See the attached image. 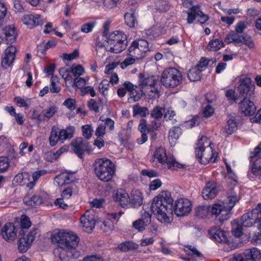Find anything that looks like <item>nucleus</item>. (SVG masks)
<instances>
[{"label": "nucleus", "mask_w": 261, "mask_h": 261, "mask_svg": "<svg viewBox=\"0 0 261 261\" xmlns=\"http://www.w3.org/2000/svg\"><path fill=\"white\" fill-rule=\"evenodd\" d=\"M14 102L20 108H28L32 103V99L28 97H21L17 96L14 98Z\"/></svg>", "instance_id": "ea45409f"}, {"label": "nucleus", "mask_w": 261, "mask_h": 261, "mask_svg": "<svg viewBox=\"0 0 261 261\" xmlns=\"http://www.w3.org/2000/svg\"><path fill=\"white\" fill-rule=\"evenodd\" d=\"M211 62H212L213 64L216 63V59H211L208 60L206 58H202L199 61L198 65L195 67H198V69H200V71L202 72L205 69L207 65Z\"/></svg>", "instance_id": "5fc2aeb1"}, {"label": "nucleus", "mask_w": 261, "mask_h": 261, "mask_svg": "<svg viewBox=\"0 0 261 261\" xmlns=\"http://www.w3.org/2000/svg\"><path fill=\"white\" fill-rule=\"evenodd\" d=\"M141 217L133 223V227L139 232L144 231L151 223V215L144 210L141 212Z\"/></svg>", "instance_id": "a211bd4d"}, {"label": "nucleus", "mask_w": 261, "mask_h": 261, "mask_svg": "<svg viewBox=\"0 0 261 261\" xmlns=\"http://www.w3.org/2000/svg\"><path fill=\"white\" fill-rule=\"evenodd\" d=\"M201 122V118L197 116L192 117L191 119L186 121L185 126L187 128H191L196 125H198Z\"/></svg>", "instance_id": "603ef678"}, {"label": "nucleus", "mask_w": 261, "mask_h": 261, "mask_svg": "<svg viewBox=\"0 0 261 261\" xmlns=\"http://www.w3.org/2000/svg\"><path fill=\"white\" fill-rule=\"evenodd\" d=\"M223 46L224 43L222 40L215 39L209 41L207 46V49L210 51H217Z\"/></svg>", "instance_id": "58836bf2"}, {"label": "nucleus", "mask_w": 261, "mask_h": 261, "mask_svg": "<svg viewBox=\"0 0 261 261\" xmlns=\"http://www.w3.org/2000/svg\"><path fill=\"white\" fill-rule=\"evenodd\" d=\"M73 180V176L67 172H61L54 178V184L59 187L71 183Z\"/></svg>", "instance_id": "c85d7f7f"}, {"label": "nucleus", "mask_w": 261, "mask_h": 261, "mask_svg": "<svg viewBox=\"0 0 261 261\" xmlns=\"http://www.w3.org/2000/svg\"><path fill=\"white\" fill-rule=\"evenodd\" d=\"M22 21L28 28L32 29L42 23L39 15L28 14L22 17Z\"/></svg>", "instance_id": "cd10ccee"}, {"label": "nucleus", "mask_w": 261, "mask_h": 261, "mask_svg": "<svg viewBox=\"0 0 261 261\" xmlns=\"http://www.w3.org/2000/svg\"><path fill=\"white\" fill-rule=\"evenodd\" d=\"M88 142L82 138H77L73 140L71 146L74 152L80 158H82L84 152L87 149Z\"/></svg>", "instance_id": "4be33fe9"}, {"label": "nucleus", "mask_w": 261, "mask_h": 261, "mask_svg": "<svg viewBox=\"0 0 261 261\" xmlns=\"http://www.w3.org/2000/svg\"><path fill=\"white\" fill-rule=\"evenodd\" d=\"M238 89L241 94L246 96H252L255 92L254 85L251 79L247 77L240 79Z\"/></svg>", "instance_id": "f3484780"}, {"label": "nucleus", "mask_w": 261, "mask_h": 261, "mask_svg": "<svg viewBox=\"0 0 261 261\" xmlns=\"http://www.w3.org/2000/svg\"><path fill=\"white\" fill-rule=\"evenodd\" d=\"M17 230L12 223H7L2 228L1 234L3 239L7 242H12L15 240Z\"/></svg>", "instance_id": "6ab92c4d"}, {"label": "nucleus", "mask_w": 261, "mask_h": 261, "mask_svg": "<svg viewBox=\"0 0 261 261\" xmlns=\"http://www.w3.org/2000/svg\"><path fill=\"white\" fill-rule=\"evenodd\" d=\"M69 147L67 145H64L58 149L55 153H50L48 154L49 155L53 156L52 159L50 160L51 161H53L57 159L61 154L67 152L68 151Z\"/></svg>", "instance_id": "864d4df0"}, {"label": "nucleus", "mask_w": 261, "mask_h": 261, "mask_svg": "<svg viewBox=\"0 0 261 261\" xmlns=\"http://www.w3.org/2000/svg\"><path fill=\"white\" fill-rule=\"evenodd\" d=\"M151 161L154 164L160 163L172 170H177L185 167V165L178 163L172 154L167 153L165 148L162 147L155 148Z\"/></svg>", "instance_id": "0eeeda50"}, {"label": "nucleus", "mask_w": 261, "mask_h": 261, "mask_svg": "<svg viewBox=\"0 0 261 261\" xmlns=\"http://www.w3.org/2000/svg\"><path fill=\"white\" fill-rule=\"evenodd\" d=\"M17 51V49L15 45H10L6 48L2 58V65L4 68L7 69L12 65Z\"/></svg>", "instance_id": "2eb2a0df"}, {"label": "nucleus", "mask_w": 261, "mask_h": 261, "mask_svg": "<svg viewBox=\"0 0 261 261\" xmlns=\"http://www.w3.org/2000/svg\"><path fill=\"white\" fill-rule=\"evenodd\" d=\"M225 42L227 43H234L239 44L243 43L247 45L249 48L254 46L253 43L250 37L247 35H239L233 32L229 33L225 39Z\"/></svg>", "instance_id": "4468645a"}, {"label": "nucleus", "mask_w": 261, "mask_h": 261, "mask_svg": "<svg viewBox=\"0 0 261 261\" xmlns=\"http://www.w3.org/2000/svg\"><path fill=\"white\" fill-rule=\"evenodd\" d=\"M118 65V62H112L106 65L104 73L106 74H111L113 73V70L116 68Z\"/></svg>", "instance_id": "69168bd1"}, {"label": "nucleus", "mask_w": 261, "mask_h": 261, "mask_svg": "<svg viewBox=\"0 0 261 261\" xmlns=\"http://www.w3.org/2000/svg\"><path fill=\"white\" fill-rule=\"evenodd\" d=\"M210 211L212 212V207L210 206H199L197 208L196 214L200 217L204 218L208 214Z\"/></svg>", "instance_id": "3c124183"}, {"label": "nucleus", "mask_w": 261, "mask_h": 261, "mask_svg": "<svg viewBox=\"0 0 261 261\" xmlns=\"http://www.w3.org/2000/svg\"><path fill=\"white\" fill-rule=\"evenodd\" d=\"M173 201L171 194L163 191L155 197L151 203V208L156 219L165 225L173 221V212L171 204Z\"/></svg>", "instance_id": "f03ea898"}, {"label": "nucleus", "mask_w": 261, "mask_h": 261, "mask_svg": "<svg viewBox=\"0 0 261 261\" xmlns=\"http://www.w3.org/2000/svg\"><path fill=\"white\" fill-rule=\"evenodd\" d=\"M184 250L189 256L182 257V259L186 261H197L196 258H199L202 256V254L194 246L188 245L185 247Z\"/></svg>", "instance_id": "473e14b6"}, {"label": "nucleus", "mask_w": 261, "mask_h": 261, "mask_svg": "<svg viewBox=\"0 0 261 261\" xmlns=\"http://www.w3.org/2000/svg\"><path fill=\"white\" fill-rule=\"evenodd\" d=\"M164 110L158 107H155L150 112L151 116L156 119H159L162 118Z\"/></svg>", "instance_id": "e2e57ef3"}, {"label": "nucleus", "mask_w": 261, "mask_h": 261, "mask_svg": "<svg viewBox=\"0 0 261 261\" xmlns=\"http://www.w3.org/2000/svg\"><path fill=\"white\" fill-rule=\"evenodd\" d=\"M38 233V230L35 228L31 230L28 234L21 237L17 241L19 252L21 253L27 252L33 242L37 238Z\"/></svg>", "instance_id": "f8f14e48"}, {"label": "nucleus", "mask_w": 261, "mask_h": 261, "mask_svg": "<svg viewBox=\"0 0 261 261\" xmlns=\"http://www.w3.org/2000/svg\"><path fill=\"white\" fill-rule=\"evenodd\" d=\"M182 2L184 7L189 9L187 12L188 23H193L196 18L201 23H205L208 19V16L200 10L199 5H193V0H182Z\"/></svg>", "instance_id": "9d476101"}, {"label": "nucleus", "mask_w": 261, "mask_h": 261, "mask_svg": "<svg viewBox=\"0 0 261 261\" xmlns=\"http://www.w3.org/2000/svg\"><path fill=\"white\" fill-rule=\"evenodd\" d=\"M129 199V204H131L132 207L134 208L140 207L143 202V194L139 189H133L130 192Z\"/></svg>", "instance_id": "b1692460"}, {"label": "nucleus", "mask_w": 261, "mask_h": 261, "mask_svg": "<svg viewBox=\"0 0 261 261\" xmlns=\"http://www.w3.org/2000/svg\"><path fill=\"white\" fill-rule=\"evenodd\" d=\"M192 209L191 201L186 198L177 199L174 203V212L177 216H185L188 215Z\"/></svg>", "instance_id": "ddd939ff"}, {"label": "nucleus", "mask_w": 261, "mask_h": 261, "mask_svg": "<svg viewBox=\"0 0 261 261\" xmlns=\"http://www.w3.org/2000/svg\"><path fill=\"white\" fill-rule=\"evenodd\" d=\"M3 33L5 35V40L7 43L14 42L17 36L15 27L13 25H6L3 29Z\"/></svg>", "instance_id": "2f4dec72"}, {"label": "nucleus", "mask_w": 261, "mask_h": 261, "mask_svg": "<svg viewBox=\"0 0 261 261\" xmlns=\"http://www.w3.org/2000/svg\"><path fill=\"white\" fill-rule=\"evenodd\" d=\"M113 197L114 201L123 207H127L129 204V196L123 189L114 191Z\"/></svg>", "instance_id": "aec40b11"}, {"label": "nucleus", "mask_w": 261, "mask_h": 261, "mask_svg": "<svg viewBox=\"0 0 261 261\" xmlns=\"http://www.w3.org/2000/svg\"><path fill=\"white\" fill-rule=\"evenodd\" d=\"M47 197V195L45 192H41L38 194L35 195L31 197H25L24 202L28 206H35L42 203Z\"/></svg>", "instance_id": "bb28decb"}, {"label": "nucleus", "mask_w": 261, "mask_h": 261, "mask_svg": "<svg viewBox=\"0 0 261 261\" xmlns=\"http://www.w3.org/2000/svg\"><path fill=\"white\" fill-rule=\"evenodd\" d=\"M83 136L87 139H89L92 136L93 128L91 125L87 124L82 127Z\"/></svg>", "instance_id": "bf43d9fd"}, {"label": "nucleus", "mask_w": 261, "mask_h": 261, "mask_svg": "<svg viewBox=\"0 0 261 261\" xmlns=\"http://www.w3.org/2000/svg\"><path fill=\"white\" fill-rule=\"evenodd\" d=\"M118 248L122 251H128L138 248V245L130 241H126L118 245Z\"/></svg>", "instance_id": "a18cd8bd"}, {"label": "nucleus", "mask_w": 261, "mask_h": 261, "mask_svg": "<svg viewBox=\"0 0 261 261\" xmlns=\"http://www.w3.org/2000/svg\"><path fill=\"white\" fill-rule=\"evenodd\" d=\"M70 71L74 76H80L85 72V69L81 65L73 64L70 68Z\"/></svg>", "instance_id": "4d7b16f0"}, {"label": "nucleus", "mask_w": 261, "mask_h": 261, "mask_svg": "<svg viewBox=\"0 0 261 261\" xmlns=\"http://www.w3.org/2000/svg\"><path fill=\"white\" fill-rule=\"evenodd\" d=\"M182 77L181 72L173 67L165 69L162 73L160 81L166 88H174L182 82Z\"/></svg>", "instance_id": "1a4fd4ad"}, {"label": "nucleus", "mask_w": 261, "mask_h": 261, "mask_svg": "<svg viewBox=\"0 0 261 261\" xmlns=\"http://www.w3.org/2000/svg\"><path fill=\"white\" fill-rule=\"evenodd\" d=\"M60 134L63 142L66 139H70L73 137L75 127L73 126H68L65 129L60 130Z\"/></svg>", "instance_id": "a19ab883"}, {"label": "nucleus", "mask_w": 261, "mask_h": 261, "mask_svg": "<svg viewBox=\"0 0 261 261\" xmlns=\"http://www.w3.org/2000/svg\"><path fill=\"white\" fill-rule=\"evenodd\" d=\"M91 211H87L80 219V226L83 231L87 232H90L95 225V219Z\"/></svg>", "instance_id": "dca6fc26"}, {"label": "nucleus", "mask_w": 261, "mask_h": 261, "mask_svg": "<svg viewBox=\"0 0 261 261\" xmlns=\"http://www.w3.org/2000/svg\"><path fill=\"white\" fill-rule=\"evenodd\" d=\"M181 134V129L179 127H173L169 132L168 139L171 145H173Z\"/></svg>", "instance_id": "4c0bfd02"}, {"label": "nucleus", "mask_w": 261, "mask_h": 261, "mask_svg": "<svg viewBox=\"0 0 261 261\" xmlns=\"http://www.w3.org/2000/svg\"><path fill=\"white\" fill-rule=\"evenodd\" d=\"M96 22L90 21L83 24L81 27V31L84 33H89L91 32L93 28L96 25Z\"/></svg>", "instance_id": "6e6d98bb"}, {"label": "nucleus", "mask_w": 261, "mask_h": 261, "mask_svg": "<svg viewBox=\"0 0 261 261\" xmlns=\"http://www.w3.org/2000/svg\"><path fill=\"white\" fill-rule=\"evenodd\" d=\"M123 213H112L109 214L103 222L104 231L109 233L114 228V224L116 223L120 218Z\"/></svg>", "instance_id": "412c9836"}, {"label": "nucleus", "mask_w": 261, "mask_h": 261, "mask_svg": "<svg viewBox=\"0 0 261 261\" xmlns=\"http://www.w3.org/2000/svg\"><path fill=\"white\" fill-rule=\"evenodd\" d=\"M240 197L233 191L227 193V197L223 201L214 203L212 206V214L218 217L220 221L223 222L230 218L231 210L239 202Z\"/></svg>", "instance_id": "7ed1b4c3"}, {"label": "nucleus", "mask_w": 261, "mask_h": 261, "mask_svg": "<svg viewBox=\"0 0 261 261\" xmlns=\"http://www.w3.org/2000/svg\"><path fill=\"white\" fill-rule=\"evenodd\" d=\"M125 85L127 88V90L129 92V97L128 101L130 102H134L139 100L141 98V94L136 90V86L134 85L129 82H125Z\"/></svg>", "instance_id": "72a5a7b5"}, {"label": "nucleus", "mask_w": 261, "mask_h": 261, "mask_svg": "<svg viewBox=\"0 0 261 261\" xmlns=\"http://www.w3.org/2000/svg\"><path fill=\"white\" fill-rule=\"evenodd\" d=\"M70 69H68L65 68L60 69V74L64 80L66 86L72 83V78L71 75Z\"/></svg>", "instance_id": "c03bdc74"}, {"label": "nucleus", "mask_w": 261, "mask_h": 261, "mask_svg": "<svg viewBox=\"0 0 261 261\" xmlns=\"http://www.w3.org/2000/svg\"><path fill=\"white\" fill-rule=\"evenodd\" d=\"M217 193L216 184L212 181L207 182L202 191V195L205 200L214 198Z\"/></svg>", "instance_id": "a878e982"}, {"label": "nucleus", "mask_w": 261, "mask_h": 261, "mask_svg": "<svg viewBox=\"0 0 261 261\" xmlns=\"http://www.w3.org/2000/svg\"><path fill=\"white\" fill-rule=\"evenodd\" d=\"M31 176L27 172H23L17 174L14 178V181L17 182L20 186H26L30 189H32L34 186V182L30 181Z\"/></svg>", "instance_id": "7c9ffc66"}, {"label": "nucleus", "mask_w": 261, "mask_h": 261, "mask_svg": "<svg viewBox=\"0 0 261 261\" xmlns=\"http://www.w3.org/2000/svg\"><path fill=\"white\" fill-rule=\"evenodd\" d=\"M79 56V51L77 49H75L73 50V51L70 54H63V59L64 60L67 61H71L72 60L75 59Z\"/></svg>", "instance_id": "338daca9"}, {"label": "nucleus", "mask_w": 261, "mask_h": 261, "mask_svg": "<svg viewBox=\"0 0 261 261\" xmlns=\"http://www.w3.org/2000/svg\"><path fill=\"white\" fill-rule=\"evenodd\" d=\"M94 172L97 177L103 181L111 180L115 173V166L107 158L96 160L94 164Z\"/></svg>", "instance_id": "6e6552de"}, {"label": "nucleus", "mask_w": 261, "mask_h": 261, "mask_svg": "<svg viewBox=\"0 0 261 261\" xmlns=\"http://www.w3.org/2000/svg\"><path fill=\"white\" fill-rule=\"evenodd\" d=\"M201 72L198 67H194L189 70L188 73V77L191 81H196L200 79Z\"/></svg>", "instance_id": "79ce46f5"}, {"label": "nucleus", "mask_w": 261, "mask_h": 261, "mask_svg": "<svg viewBox=\"0 0 261 261\" xmlns=\"http://www.w3.org/2000/svg\"><path fill=\"white\" fill-rule=\"evenodd\" d=\"M211 238L216 242L221 243L227 241L228 233L219 227H214L208 230Z\"/></svg>", "instance_id": "5701e85b"}, {"label": "nucleus", "mask_w": 261, "mask_h": 261, "mask_svg": "<svg viewBox=\"0 0 261 261\" xmlns=\"http://www.w3.org/2000/svg\"><path fill=\"white\" fill-rule=\"evenodd\" d=\"M125 35L121 31H114L110 33L107 37V40L103 42L99 41L98 37L96 41V47L101 48L106 46V49L109 51L118 54L123 50L126 45Z\"/></svg>", "instance_id": "20e7f679"}, {"label": "nucleus", "mask_w": 261, "mask_h": 261, "mask_svg": "<svg viewBox=\"0 0 261 261\" xmlns=\"http://www.w3.org/2000/svg\"><path fill=\"white\" fill-rule=\"evenodd\" d=\"M133 115H140L142 117H145L149 114L148 109L146 107H140L136 105L133 107Z\"/></svg>", "instance_id": "8fccbe9b"}, {"label": "nucleus", "mask_w": 261, "mask_h": 261, "mask_svg": "<svg viewBox=\"0 0 261 261\" xmlns=\"http://www.w3.org/2000/svg\"><path fill=\"white\" fill-rule=\"evenodd\" d=\"M124 19L126 24L128 27H135L136 21L134 11L132 10L130 12H126L124 15Z\"/></svg>", "instance_id": "09e8293b"}, {"label": "nucleus", "mask_w": 261, "mask_h": 261, "mask_svg": "<svg viewBox=\"0 0 261 261\" xmlns=\"http://www.w3.org/2000/svg\"><path fill=\"white\" fill-rule=\"evenodd\" d=\"M240 109L245 116L253 115L256 110L253 102L246 98L244 99L240 103Z\"/></svg>", "instance_id": "393cba45"}, {"label": "nucleus", "mask_w": 261, "mask_h": 261, "mask_svg": "<svg viewBox=\"0 0 261 261\" xmlns=\"http://www.w3.org/2000/svg\"><path fill=\"white\" fill-rule=\"evenodd\" d=\"M155 6L157 9L165 11L169 9V6L165 0H157L155 2Z\"/></svg>", "instance_id": "774afa93"}, {"label": "nucleus", "mask_w": 261, "mask_h": 261, "mask_svg": "<svg viewBox=\"0 0 261 261\" xmlns=\"http://www.w3.org/2000/svg\"><path fill=\"white\" fill-rule=\"evenodd\" d=\"M139 85L142 94L151 99H155L160 96L159 79L155 75H146L140 73Z\"/></svg>", "instance_id": "423d86ee"}, {"label": "nucleus", "mask_w": 261, "mask_h": 261, "mask_svg": "<svg viewBox=\"0 0 261 261\" xmlns=\"http://www.w3.org/2000/svg\"><path fill=\"white\" fill-rule=\"evenodd\" d=\"M225 165L226 167L227 177L230 180L229 182L231 184V186H236L238 182L237 176L232 171L229 165H228L226 163H225Z\"/></svg>", "instance_id": "de8ad7c7"}, {"label": "nucleus", "mask_w": 261, "mask_h": 261, "mask_svg": "<svg viewBox=\"0 0 261 261\" xmlns=\"http://www.w3.org/2000/svg\"><path fill=\"white\" fill-rule=\"evenodd\" d=\"M53 243L58 247L55 250V255L64 261H72L80 256L76 250L80 238L73 231L68 229H56L50 237Z\"/></svg>", "instance_id": "f257e3e1"}, {"label": "nucleus", "mask_w": 261, "mask_h": 261, "mask_svg": "<svg viewBox=\"0 0 261 261\" xmlns=\"http://www.w3.org/2000/svg\"><path fill=\"white\" fill-rule=\"evenodd\" d=\"M9 167V161L8 158L5 156L0 157V172L6 171Z\"/></svg>", "instance_id": "0e129e2a"}, {"label": "nucleus", "mask_w": 261, "mask_h": 261, "mask_svg": "<svg viewBox=\"0 0 261 261\" xmlns=\"http://www.w3.org/2000/svg\"><path fill=\"white\" fill-rule=\"evenodd\" d=\"M211 141L206 137H202L195 146L196 156L203 165L216 161L217 153L214 152Z\"/></svg>", "instance_id": "39448f33"}, {"label": "nucleus", "mask_w": 261, "mask_h": 261, "mask_svg": "<svg viewBox=\"0 0 261 261\" xmlns=\"http://www.w3.org/2000/svg\"><path fill=\"white\" fill-rule=\"evenodd\" d=\"M49 144L51 146H55L59 141L64 142L58 128L53 127L49 138Z\"/></svg>", "instance_id": "c9c22d12"}, {"label": "nucleus", "mask_w": 261, "mask_h": 261, "mask_svg": "<svg viewBox=\"0 0 261 261\" xmlns=\"http://www.w3.org/2000/svg\"><path fill=\"white\" fill-rule=\"evenodd\" d=\"M237 125L236 122L232 118L228 120L226 124L223 128L222 134L226 136L233 133L237 129Z\"/></svg>", "instance_id": "e433bc0d"}, {"label": "nucleus", "mask_w": 261, "mask_h": 261, "mask_svg": "<svg viewBox=\"0 0 261 261\" xmlns=\"http://www.w3.org/2000/svg\"><path fill=\"white\" fill-rule=\"evenodd\" d=\"M240 221L243 227H249L254 224L258 223V219L256 213L252 211L244 214Z\"/></svg>", "instance_id": "c756f323"}, {"label": "nucleus", "mask_w": 261, "mask_h": 261, "mask_svg": "<svg viewBox=\"0 0 261 261\" xmlns=\"http://www.w3.org/2000/svg\"><path fill=\"white\" fill-rule=\"evenodd\" d=\"M98 88L101 94L103 95H107L109 88V83L108 80L103 79L99 84Z\"/></svg>", "instance_id": "052dcab7"}, {"label": "nucleus", "mask_w": 261, "mask_h": 261, "mask_svg": "<svg viewBox=\"0 0 261 261\" xmlns=\"http://www.w3.org/2000/svg\"><path fill=\"white\" fill-rule=\"evenodd\" d=\"M232 231L233 234L237 237H240L242 234L243 225L238 220H234L231 222Z\"/></svg>", "instance_id": "37998d69"}, {"label": "nucleus", "mask_w": 261, "mask_h": 261, "mask_svg": "<svg viewBox=\"0 0 261 261\" xmlns=\"http://www.w3.org/2000/svg\"><path fill=\"white\" fill-rule=\"evenodd\" d=\"M89 80V76H86L85 78L77 77L74 80L73 85L78 88H82L86 85Z\"/></svg>", "instance_id": "680f3d73"}, {"label": "nucleus", "mask_w": 261, "mask_h": 261, "mask_svg": "<svg viewBox=\"0 0 261 261\" xmlns=\"http://www.w3.org/2000/svg\"><path fill=\"white\" fill-rule=\"evenodd\" d=\"M250 171L256 176L261 175V158L256 159L251 166Z\"/></svg>", "instance_id": "49530a36"}, {"label": "nucleus", "mask_w": 261, "mask_h": 261, "mask_svg": "<svg viewBox=\"0 0 261 261\" xmlns=\"http://www.w3.org/2000/svg\"><path fill=\"white\" fill-rule=\"evenodd\" d=\"M148 50V42L144 39L133 41L128 49L130 56L134 57L136 59L143 58Z\"/></svg>", "instance_id": "9b49d317"}, {"label": "nucleus", "mask_w": 261, "mask_h": 261, "mask_svg": "<svg viewBox=\"0 0 261 261\" xmlns=\"http://www.w3.org/2000/svg\"><path fill=\"white\" fill-rule=\"evenodd\" d=\"M244 254L247 260L259 261L261 259V250L257 248L247 249Z\"/></svg>", "instance_id": "f704fd0d"}, {"label": "nucleus", "mask_w": 261, "mask_h": 261, "mask_svg": "<svg viewBox=\"0 0 261 261\" xmlns=\"http://www.w3.org/2000/svg\"><path fill=\"white\" fill-rule=\"evenodd\" d=\"M75 190L76 188L74 185L68 186L62 191L61 196L64 199H69Z\"/></svg>", "instance_id": "13d9d810"}]
</instances>
